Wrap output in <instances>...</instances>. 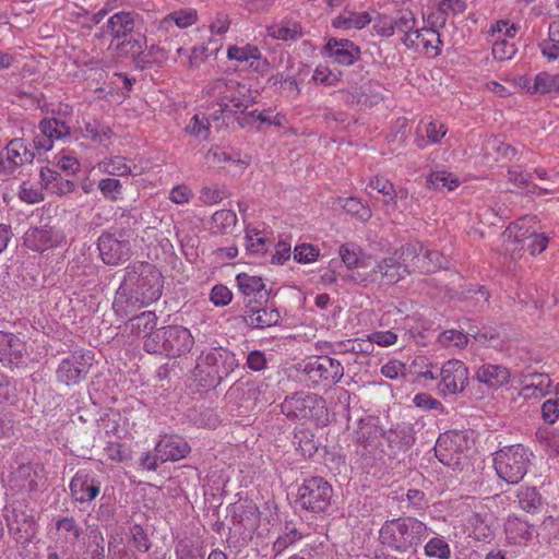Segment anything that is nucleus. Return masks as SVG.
<instances>
[{"instance_id": "nucleus-19", "label": "nucleus", "mask_w": 559, "mask_h": 559, "mask_svg": "<svg viewBox=\"0 0 559 559\" xmlns=\"http://www.w3.org/2000/svg\"><path fill=\"white\" fill-rule=\"evenodd\" d=\"M26 355L25 343L13 333L0 331V362L4 366L19 367Z\"/></svg>"}, {"instance_id": "nucleus-50", "label": "nucleus", "mask_w": 559, "mask_h": 559, "mask_svg": "<svg viewBox=\"0 0 559 559\" xmlns=\"http://www.w3.org/2000/svg\"><path fill=\"white\" fill-rule=\"evenodd\" d=\"M166 326L152 332L144 342V349L150 354L165 355L166 349Z\"/></svg>"}, {"instance_id": "nucleus-53", "label": "nucleus", "mask_w": 559, "mask_h": 559, "mask_svg": "<svg viewBox=\"0 0 559 559\" xmlns=\"http://www.w3.org/2000/svg\"><path fill=\"white\" fill-rule=\"evenodd\" d=\"M415 24V14L411 10H402L396 17H393V34L401 32L407 36L414 32Z\"/></svg>"}, {"instance_id": "nucleus-49", "label": "nucleus", "mask_w": 559, "mask_h": 559, "mask_svg": "<svg viewBox=\"0 0 559 559\" xmlns=\"http://www.w3.org/2000/svg\"><path fill=\"white\" fill-rule=\"evenodd\" d=\"M185 131L197 139L207 140L210 135V121L204 115L200 116L197 114L190 119Z\"/></svg>"}, {"instance_id": "nucleus-58", "label": "nucleus", "mask_w": 559, "mask_h": 559, "mask_svg": "<svg viewBox=\"0 0 559 559\" xmlns=\"http://www.w3.org/2000/svg\"><path fill=\"white\" fill-rule=\"evenodd\" d=\"M197 21V12L193 10L176 11L164 19V23L175 22L180 28H186Z\"/></svg>"}, {"instance_id": "nucleus-20", "label": "nucleus", "mask_w": 559, "mask_h": 559, "mask_svg": "<svg viewBox=\"0 0 559 559\" xmlns=\"http://www.w3.org/2000/svg\"><path fill=\"white\" fill-rule=\"evenodd\" d=\"M62 238L59 229L41 226L27 230L24 236V242L31 250L43 252L58 246Z\"/></svg>"}, {"instance_id": "nucleus-31", "label": "nucleus", "mask_w": 559, "mask_h": 559, "mask_svg": "<svg viewBox=\"0 0 559 559\" xmlns=\"http://www.w3.org/2000/svg\"><path fill=\"white\" fill-rule=\"evenodd\" d=\"M414 263L412 266L417 267L421 273H432L439 269L448 267L447 258L438 250L421 249L416 258H411Z\"/></svg>"}, {"instance_id": "nucleus-13", "label": "nucleus", "mask_w": 559, "mask_h": 559, "mask_svg": "<svg viewBox=\"0 0 559 559\" xmlns=\"http://www.w3.org/2000/svg\"><path fill=\"white\" fill-rule=\"evenodd\" d=\"M355 435L357 454L367 457L374 455L384 430L376 424L374 419L368 417L359 420Z\"/></svg>"}, {"instance_id": "nucleus-15", "label": "nucleus", "mask_w": 559, "mask_h": 559, "mask_svg": "<svg viewBox=\"0 0 559 559\" xmlns=\"http://www.w3.org/2000/svg\"><path fill=\"white\" fill-rule=\"evenodd\" d=\"M383 438L388 443V450H382V452L389 457H396L414 444L415 430L411 424L396 425L389 431H384Z\"/></svg>"}, {"instance_id": "nucleus-34", "label": "nucleus", "mask_w": 559, "mask_h": 559, "mask_svg": "<svg viewBox=\"0 0 559 559\" xmlns=\"http://www.w3.org/2000/svg\"><path fill=\"white\" fill-rule=\"evenodd\" d=\"M373 92L374 88L372 84L366 90L354 88L345 94L344 100L347 105L360 109L371 108L382 99L379 94H374Z\"/></svg>"}, {"instance_id": "nucleus-18", "label": "nucleus", "mask_w": 559, "mask_h": 559, "mask_svg": "<svg viewBox=\"0 0 559 559\" xmlns=\"http://www.w3.org/2000/svg\"><path fill=\"white\" fill-rule=\"evenodd\" d=\"M70 491L74 501L88 503L100 492V483L84 469H80L70 481Z\"/></svg>"}, {"instance_id": "nucleus-46", "label": "nucleus", "mask_w": 559, "mask_h": 559, "mask_svg": "<svg viewBox=\"0 0 559 559\" xmlns=\"http://www.w3.org/2000/svg\"><path fill=\"white\" fill-rule=\"evenodd\" d=\"M304 73L305 75H308L309 68L300 64L297 74H287L285 81H283L282 85L280 86L281 92L287 97L296 98L300 93L299 84L304 82Z\"/></svg>"}, {"instance_id": "nucleus-9", "label": "nucleus", "mask_w": 559, "mask_h": 559, "mask_svg": "<svg viewBox=\"0 0 559 559\" xmlns=\"http://www.w3.org/2000/svg\"><path fill=\"white\" fill-rule=\"evenodd\" d=\"M93 365V354L90 350H75L63 358L56 370L58 382L74 385L80 383Z\"/></svg>"}, {"instance_id": "nucleus-48", "label": "nucleus", "mask_w": 559, "mask_h": 559, "mask_svg": "<svg viewBox=\"0 0 559 559\" xmlns=\"http://www.w3.org/2000/svg\"><path fill=\"white\" fill-rule=\"evenodd\" d=\"M516 497L520 507L526 512L535 511L542 504V496L535 487L521 488Z\"/></svg>"}, {"instance_id": "nucleus-16", "label": "nucleus", "mask_w": 559, "mask_h": 559, "mask_svg": "<svg viewBox=\"0 0 559 559\" xmlns=\"http://www.w3.org/2000/svg\"><path fill=\"white\" fill-rule=\"evenodd\" d=\"M402 40L408 48L431 57L440 52V34L431 27L415 29L412 34L404 36Z\"/></svg>"}, {"instance_id": "nucleus-5", "label": "nucleus", "mask_w": 559, "mask_h": 559, "mask_svg": "<svg viewBox=\"0 0 559 559\" xmlns=\"http://www.w3.org/2000/svg\"><path fill=\"white\" fill-rule=\"evenodd\" d=\"M282 414L290 420L312 419L318 423L328 421V407L323 397L309 393L296 392L286 396L280 405Z\"/></svg>"}, {"instance_id": "nucleus-43", "label": "nucleus", "mask_w": 559, "mask_h": 559, "mask_svg": "<svg viewBox=\"0 0 559 559\" xmlns=\"http://www.w3.org/2000/svg\"><path fill=\"white\" fill-rule=\"evenodd\" d=\"M88 543L86 544L85 552L90 555L91 559H105V538L103 533L97 526H93L87 532Z\"/></svg>"}, {"instance_id": "nucleus-28", "label": "nucleus", "mask_w": 559, "mask_h": 559, "mask_svg": "<svg viewBox=\"0 0 559 559\" xmlns=\"http://www.w3.org/2000/svg\"><path fill=\"white\" fill-rule=\"evenodd\" d=\"M138 16L136 13L128 11L115 13L107 21L108 33L117 40L127 38L134 32Z\"/></svg>"}, {"instance_id": "nucleus-25", "label": "nucleus", "mask_w": 559, "mask_h": 559, "mask_svg": "<svg viewBox=\"0 0 559 559\" xmlns=\"http://www.w3.org/2000/svg\"><path fill=\"white\" fill-rule=\"evenodd\" d=\"M162 462L178 461L187 456L190 447L186 440L178 436H164L155 447Z\"/></svg>"}, {"instance_id": "nucleus-55", "label": "nucleus", "mask_w": 559, "mask_h": 559, "mask_svg": "<svg viewBox=\"0 0 559 559\" xmlns=\"http://www.w3.org/2000/svg\"><path fill=\"white\" fill-rule=\"evenodd\" d=\"M105 173L114 176H126L131 174V167L126 163L124 157L115 156L99 164Z\"/></svg>"}, {"instance_id": "nucleus-10", "label": "nucleus", "mask_w": 559, "mask_h": 559, "mask_svg": "<svg viewBox=\"0 0 559 559\" xmlns=\"http://www.w3.org/2000/svg\"><path fill=\"white\" fill-rule=\"evenodd\" d=\"M304 372L313 384L337 383L344 376L342 364L329 356H319L305 365Z\"/></svg>"}, {"instance_id": "nucleus-26", "label": "nucleus", "mask_w": 559, "mask_h": 559, "mask_svg": "<svg viewBox=\"0 0 559 559\" xmlns=\"http://www.w3.org/2000/svg\"><path fill=\"white\" fill-rule=\"evenodd\" d=\"M329 57L344 66L353 64L359 58V48L348 39L331 38L324 47Z\"/></svg>"}, {"instance_id": "nucleus-3", "label": "nucleus", "mask_w": 559, "mask_h": 559, "mask_svg": "<svg viewBox=\"0 0 559 559\" xmlns=\"http://www.w3.org/2000/svg\"><path fill=\"white\" fill-rule=\"evenodd\" d=\"M205 92L218 106V109L212 114L213 120H218L219 115L245 112L257 98L255 91L234 79H216L207 84Z\"/></svg>"}, {"instance_id": "nucleus-57", "label": "nucleus", "mask_w": 559, "mask_h": 559, "mask_svg": "<svg viewBox=\"0 0 559 559\" xmlns=\"http://www.w3.org/2000/svg\"><path fill=\"white\" fill-rule=\"evenodd\" d=\"M319 254V249L310 243H301L296 246L294 249V259L298 263L307 264L314 262Z\"/></svg>"}, {"instance_id": "nucleus-29", "label": "nucleus", "mask_w": 559, "mask_h": 559, "mask_svg": "<svg viewBox=\"0 0 559 559\" xmlns=\"http://www.w3.org/2000/svg\"><path fill=\"white\" fill-rule=\"evenodd\" d=\"M520 392L524 399H542L549 393L551 380L546 373H530L524 377Z\"/></svg>"}, {"instance_id": "nucleus-27", "label": "nucleus", "mask_w": 559, "mask_h": 559, "mask_svg": "<svg viewBox=\"0 0 559 559\" xmlns=\"http://www.w3.org/2000/svg\"><path fill=\"white\" fill-rule=\"evenodd\" d=\"M460 440L461 436L455 432H445L438 438L435 445V453L442 464L451 466L459 463Z\"/></svg>"}, {"instance_id": "nucleus-56", "label": "nucleus", "mask_w": 559, "mask_h": 559, "mask_svg": "<svg viewBox=\"0 0 559 559\" xmlns=\"http://www.w3.org/2000/svg\"><path fill=\"white\" fill-rule=\"evenodd\" d=\"M213 224L221 233H226L237 224V215L231 210H221L213 214Z\"/></svg>"}, {"instance_id": "nucleus-41", "label": "nucleus", "mask_w": 559, "mask_h": 559, "mask_svg": "<svg viewBox=\"0 0 559 559\" xmlns=\"http://www.w3.org/2000/svg\"><path fill=\"white\" fill-rule=\"evenodd\" d=\"M83 136L91 139L99 144H104L112 136V130L109 126L98 121H85L82 127Z\"/></svg>"}, {"instance_id": "nucleus-23", "label": "nucleus", "mask_w": 559, "mask_h": 559, "mask_svg": "<svg viewBox=\"0 0 559 559\" xmlns=\"http://www.w3.org/2000/svg\"><path fill=\"white\" fill-rule=\"evenodd\" d=\"M227 57L230 60L246 62L249 68L261 73L265 72L270 67L267 59L262 57L260 49L250 44L242 47L229 46Z\"/></svg>"}, {"instance_id": "nucleus-4", "label": "nucleus", "mask_w": 559, "mask_h": 559, "mask_svg": "<svg viewBox=\"0 0 559 559\" xmlns=\"http://www.w3.org/2000/svg\"><path fill=\"white\" fill-rule=\"evenodd\" d=\"M238 367L236 355L224 347L203 350L198 358L195 377L205 388H216Z\"/></svg>"}, {"instance_id": "nucleus-39", "label": "nucleus", "mask_w": 559, "mask_h": 559, "mask_svg": "<svg viewBox=\"0 0 559 559\" xmlns=\"http://www.w3.org/2000/svg\"><path fill=\"white\" fill-rule=\"evenodd\" d=\"M532 91L537 94H559V73L539 72L533 79Z\"/></svg>"}, {"instance_id": "nucleus-62", "label": "nucleus", "mask_w": 559, "mask_h": 559, "mask_svg": "<svg viewBox=\"0 0 559 559\" xmlns=\"http://www.w3.org/2000/svg\"><path fill=\"white\" fill-rule=\"evenodd\" d=\"M439 341L444 346L453 345V346L463 348L464 346L467 345L468 338L464 333H462L460 331L448 330V331H444L439 336Z\"/></svg>"}, {"instance_id": "nucleus-32", "label": "nucleus", "mask_w": 559, "mask_h": 559, "mask_svg": "<svg viewBox=\"0 0 559 559\" xmlns=\"http://www.w3.org/2000/svg\"><path fill=\"white\" fill-rule=\"evenodd\" d=\"M531 223H535V216H525L510 224L503 231L504 241H513L521 243L522 246L535 234V229L531 226Z\"/></svg>"}, {"instance_id": "nucleus-6", "label": "nucleus", "mask_w": 559, "mask_h": 559, "mask_svg": "<svg viewBox=\"0 0 559 559\" xmlns=\"http://www.w3.org/2000/svg\"><path fill=\"white\" fill-rule=\"evenodd\" d=\"M533 453L522 444L504 447L495 453L493 464L499 478L518 484L526 475Z\"/></svg>"}, {"instance_id": "nucleus-47", "label": "nucleus", "mask_w": 559, "mask_h": 559, "mask_svg": "<svg viewBox=\"0 0 559 559\" xmlns=\"http://www.w3.org/2000/svg\"><path fill=\"white\" fill-rule=\"evenodd\" d=\"M145 45L146 38L144 35L136 34V36H133L131 34L130 36L118 43L117 50L120 53L131 55L132 57H134L143 53Z\"/></svg>"}, {"instance_id": "nucleus-45", "label": "nucleus", "mask_w": 559, "mask_h": 559, "mask_svg": "<svg viewBox=\"0 0 559 559\" xmlns=\"http://www.w3.org/2000/svg\"><path fill=\"white\" fill-rule=\"evenodd\" d=\"M130 321L132 329L138 331V335L143 334L144 337H147L155 331L157 317L152 311H144L141 314L132 316Z\"/></svg>"}, {"instance_id": "nucleus-51", "label": "nucleus", "mask_w": 559, "mask_h": 559, "mask_svg": "<svg viewBox=\"0 0 559 559\" xmlns=\"http://www.w3.org/2000/svg\"><path fill=\"white\" fill-rule=\"evenodd\" d=\"M342 207L353 216L366 222L371 217V210L357 198L340 199Z\"/></svg>"}, {"instance_id": "nucleus-1", "label": "nucleus", "mask_w": 559, "mask_h": 559, "mask_svg": "<svg viewBox=\"0 0 559 559\" xmlns=\"http://www.w3.org/2000/svg\"><path fill=\"white\" fill-rule=\"evenodd\" d=\"M163 290V275L151 263L135 262L126 269L118 287L112 309L120 318H129L139 309L158 300Z\"/></svg>"}, {"instance_id": "nucleus-64", "label": "nucleus", "mask_w": 559, "mask_h": 559, "mask_svg": "<svg viewBox=\"0 0 559 559\" xmlns=\"http://www.w3.org/2000/svg\"><path fill=\"white\" fill-rule=\"evenodd\" d=\"M543 418L549 424L556 423L559 419V396L556 399L547 400L542 407Z\"/></svg>"}, {"instance_id": "nucleus-38", "label": "nucleus", "mask_w": 559, "mask_h": 559, "mask_svg": "<svg viewBox=\"0 0 559 559\" xmlns=\"http://www.w3.org/2000/svg\"><path fill=\"white\" fill-rule=\"evenodd\" d=\"M40 178L47 189L59 195L71 193L74 189L73 181L64 179L59 173L49 168L40 170Z\"/></svg>"}, {"instance_id": "nucleus-21", "label": "nucleus", "mask_w": 559, "mask_h": 559, "mask_svg": "<svg viewBox=\"0 0 559 559\" xmlns=\"http://www.w3.org/2000/svg\"><path fill=\"white\" fill-rule=\"evenodd\" d=\"M240 293L245 296L247 305H263L269 299V292L260 276L240 273L236 276Z\"/></svg>"}, {"instance_id": "nucleus-40", "label": "nucleus", "mask_w": 559, "mask_h": 559, "mask_svg": "<svg viewBox=\"0 0 559 559\" xmlns=\"http://www.w3.org/2000/svg\"><path fill=\"white\" fill-rule=\"evenodd\" d=\"M240 513L236 512L233 515L234 522L241 524L246 530L253 532L258 525L260 511L259 508L249 502L237 508Z\"/></svg>"}, {"instance_id": "nucleus-52", "label": "nucleus", "mask_w": 559, "mask_h": 559, "mask_svg": "<svg viewBox=\"0 0 559 559\" xmlns=\"http://www.w3.org/2000/svg\"><path fill=\"white\" fill-rule=\"evenodd\" d=\"M428 183L436 189L447 188L451 191L460 186V180L453 174L442 170L432 173L428 178Z\"/></svg>"}, {"instance_id": "nucleus-12", "label": "nucleus", "mask_w": 559, "mask_h": 559, "mask_svg": "<svg viewBox=\"0 0 559 559\" xmlns=\"http://www.w3.org/2000/svg\"><path fill=\"white\" fill-rule=\"evenodd\" d=\"M97 248L102 260L108 265H119L131 257L130 241L112 234H103L98 238Z\"/></svg>"}, {"instance_id": "nucleus-42", "label": "nucleus", "mask_w": 559, "mask_h": 559, "mask_svg": "<svg viewBox=\"0 0 559 559\" xmlns=\"http://www.w3.org/2000/svg\"><path fill=\"white\" fill-rule=\"evenodd\" d=\"M57 531L64 537L67 542L74 545L80 540L83 528L79 525L73 516L59 518L56 521Z\"/></svg>"}, {"instance_id": "nucleus-24", "label": "nucleus", "mask_w": 559, "mask_h": 559, "mask_svg": "<svg viewBox=\"0 0 559 559\" xmlns=\"http://www.w3.org/2000/svg\"><path fill=\"white\" fill-rule=\"evenodd\" d=\"M245 322L253 329H265L276 325L281 319L277 309L262 307V305H246Z\"/></svg>"}, {"instance_id": "nucleus-37", "label": "nucleus", "mask_w": 559, "mask_h": 559, "mask_svg": "<svg viewBox=\"0 0 559 559\" xmlns=\"http://www.w3.org/2000/svg\"><path fill=\"white\" fill-rule=\"evenodd\" d=\"M372 21L368 12H354L346 10L336 16L332 24L336 28L343 29H361Z\"/></svg>"}, {"instance_id": "nucleus-14", "label": "nucleus", "mask_w": 559, "mask_h": 559, "mask_svg": "<svg viewBox=\"0 0 559 559\" xmlns=\"http://www.w3.org/2000/svg\"><path fill=\"white\" fill-rule=\"evenodd\" d=\"M41 134L34 139V147L38 152H48L52 148L53 140H61L70 135V127L59 118L43 119L39 123Z\"/></svg>"}, {"instance_id": "nucleus-17", "label": "nucleus", "mask_w": 559, "mask_h": 559, "mask_svg": "<svg viewBox=\"0 0 559 559\" xmlns=\"http://www.w3.org/2000/svg\"><path fill=\"white\" fill-rule=\"evenodd\" d=\"M8 527L15 540L21 544L31 542L36 534L34 518L27 514L22 506L14 507L11 515H8Z\"/></svg>"}, {"instance_id": "nucleus-59", "label": "nucleus", "mask_w": 559, "mask_h": 559, "mask_svg": "<svg viewBox=\"0 0 559 559\" xmlns=\"http://www.w3.org/2000/svg\"><path fill=\"white\" fill-rule=\"evenodd\" d=\"M98 188L105 198L116 201L121 194L122 186L118 179L105 178L99 181Z\"/></svg>"}, {"instance_id": "nucleus-22", "label": "nucleus", "mask_w": 559, "mask_h": 559, "mask_svg": "<svg viewBox=\"0 0 559 559\" xmlns=\"http://www.w3.org/2000/svg\"><path fill=\"white\" fill-rule=\"evenodd\" d=\"M166 332L165 356L179 357L191 350L194 341L188 329L169 325L166 326Z\"/></svg>"}, {"instance_id": "nucleus-8", "label": "nucleus", "mask_w": 559, "mask_h": 559, "mask_svg": "<svg viewBox=\"0 0 559 559\" xmlns=\"http://www.w3.org/2000/svg\"><path fill=\"white\" fill-rule=\"evenodd\" d=\"M332 496V486L320 476L305 479L298 489L301 507L314 513L324 512L331 503Z\"/></svg>"}, {"instance_id": "nucleus-44", "label": "nucleus", "mask_w": 559, "mask_h": 559, "mask_svg": "<svg viewBox=\"0 0 559 559\" xmlns=\"http://www.w3.org/2000/svg\"><path fill=\"white\" fill-rule=\"evenodd\" d=\"M338 253L342 259V262L348 269L366 266V263L362 259L361 250L354 242H348V243L342 245L338 249Z\"/></svg>"}, {"instance_id": "nucleus-2", "label": "nucleus", "mask_w": 559, "mask_h": 559, "mask_svg": "<svg viewBox=\"0 0 559 559\" xmlns=\"http://www.w3.org/2000/svg\"><path fill=\"white\" fill-rule=\"evenodd\" d=\"M427 536V525L413 516L388 520L379 532L381 544L400 554L415 552Z\"/></svg>"}, {"instance_id": "nucleus-63", "label": "nucleus", "mask_w": 559, "mask_h": 559, "mask_svg": "<svg viewBox=\"0 0 559 559\" xmlns=\"http://www.w3.org/2000/svg\"><path fill=\"white\" fill-rule=\"evenodd\" d=\"M177 559H203L204 554L201 547L180 542L176 548Z\"/></svg>"}, {"instance_id": "nucleus-36", "label": "nucleus", "mask_w": 559, "mask_h": 559, "mask_svg": "<svg viewBox=\"0 0 559 559\" xmlns=\"http://www.w3.org/2000/svg\"><path fill=\"white\" fill-rule=\"evenodd\" d=\"M509 543L522 545L532 538V526L518 518L508 519L504 525Z\"/></svg>"}, {"instance_id": "nucleus-11", "label": "nucleus", "mask_w": 559, "mask_h": 559, "mask_svg": "<svg viewBox=\"0 0 559 559\" xmlns=\"http://www.w3.org/2000/svg\"><path fill=\"white\" fill-rule=\"evenodd\" d=\"M439 392L447 396L457 394L464 390L468 382V369L460 360L452 359L443 364L439 372Z\"/></svg>"}, {"instance_id": "nucleus-35", "label": "nucleus", "mask_w": 559, "mask_h": 559, "mask_svg": "<svg viewBox=\"0 0 559 559\" xmlns=\"http://www.w3.org/2000/svg\"><path fill=\"white\" fill-rule=\"evenodd\" d=\"M304 537L302 532L298 530L296 524L293 521H286L281 534L277 536L275 542L273 543L272 550L274 552V558L284 552L289 546L294 545L296 542Z\"/></svg>"}, {"instance_id": "nucleus-61", "label": "nucleus", "mask_w": 559, "mask_h": 559, "mask_svg": "<svg viewBox=\"0 0 559 559\" xmlns=\"http://www.w3.org/2000/svg\"><path fill=\"white\" fill-rule=\"evenodd\" d=\"M516 52L514 44L506 39H497L492 46V56L495 59L504 61L511 59Z\"/></svg>"}, {"instance_id": "nucleus-33", "label": "nucleus", "mask_w": 559, "mask_h": 559, "mask_svg": "<svg viewBox=\"0 0 559 559\" xmlns=\"http://www.w3.org/2000/svg\"><path fill=\"white\" fill-rule=\"evenodd\" d=\"M35 158L33 150L27 147L23 139H13L7 145V160L12 167L31 164Z\"/></svg>"}, {"instance_id": "nucleus-54", "label": "nucleus", "mask_w": 559, "mask_h": 559, "mask_svg": "<svg viewBox=\"0 0 559 559\" xmlns=\"http://www.w3.org/2000/svg\"><path fill=\"white\" fill-rule=\"evenodd\" d=\"M425 554L428 557L449 559L451 556V549L449 544L443 538L433 537L426 544Z\"/></svg>"}, {"instance_id": "nucleus-60", "label": "nucleus", "mask_w": 559, "mask_h": 559, "mask_svg": "<svg viewBox=\"0 0 559 559\" xmlns=\"http://www.w3.org/2000/svg\"><path fill=\"white\" fill-rule=\"evenodd\" d=\"M466 9V4L463 0H442L439 3V13L441 14L442 25L445 23L447 16L449 14H459L464 12Z\"/></svg>"}, {"instance_id": "nucleus-30", "label": "nucleus", "mask_w": 559, "mask_h": 559, "mask_svg": "<svg viewBox=\"0 0 559 559\" xmlns=\"http://www.w3.org/2000/svg\"><path fill=\"white\" fill-rule=\"evenodd\" d=\"M476 379L486 384L490 389H499L508 383L510 379V371L508 368L500 365H483L476 371Z\"/></svg>"}, {"instance_id": "nucleus-7", "label": "nucleus", "mask_w": 559, "mask_h": 559, "mask_svg": "<svg viewBox=\"0 0 559 559\" xmlns=\"http://www.w3.org/2000/svg\"><path fill=\"white\" fill-rule=\"evenodd\" d=\"M423 249L419 243H406L400 249H396L391 257L382 259L371 271L373 280L380 275L389 284H395L406 275L411 274L409 264L407 260L416 258L418 251Z\"/></svg>"}]
</instances>
